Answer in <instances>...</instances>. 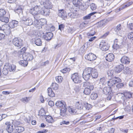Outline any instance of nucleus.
Returning a JSON list of instances; mask_svg holds the SVG:
<instances>
[{"label": "nucleus", "mask_w": 133, "mask_h": 133, "mask_svg": "<svg viewBox=\"0 0 133 133\" xmlns=\"http://www.w3.org/2000/svg\"><path fill=\"white\" fill-rule=\"evenodd\" d=\"M83 105L81 102H78L76 103L75 105V108L77 109V110L78 109H82L83 107Z\"/></svg>", "instance_id": "nucleus-27"}, {"label": "nucleus", "mask_w": 133, "mask_h": 133, "mask_svg": "<svg viewBox=\"0 0 133 133\" xmlns=\"http://www.w3.org/2000/svg\"><path fill=\"white\" fill-rule=\"evenodd\" d=\"M45 113L44 110L43 109H41L39 112L38 115L41 116H45Z\"/></svg>", "instance_id": "nucleus-49"}, {"label": "nucleus", "mask_w": 133, "mask_h": 133, "mask_svg": "<svg viewBox=\"0 0 133 133\" xmlns=\"http://www.w3.org/2000/svg\"><path fill=\"white\" fill-rule=\"evenodd\" d=\"M98 96L96 93L92 92L90 96V98L93 100H95L97 97Z\"/></svg>", "instance_id": "nucleus-38"}, {"label": "nucleus", "mask_w": 133, "mask_h": 133, "mask_svg": "<svg viewBox=\"0 0 133 133\" xmlns=\"http://www.w3.org/2000/svg\"><path fill=\"white\" fill-rule=\"evenodd\" d=\"M19 63L22 66L25 67L27 66L28 62L27 61L25 60V59H24L23 60L20 61Z\"/></svg>", "instance_id": "nucleus-35"}, {"label": "nucleus", "mask_w": 133, "mask_h": 133, "mask_svg": "<svg viewBox=\"0 0 133 133\" xmlns=\"http://www.w3.org/2000/svg\"><path fill=\"white\" fill-rule=\"evenodd\" d=\"M12 42L14 45L18 48H21L23 45V41L20 38H14L12 40Z\"/></svg>", "instance_id": "nucleus-4"}, {"label": "nucleus", "mask_w": 133, "mask_h": 133, "mask_svg": "<svg viewBox=\"0 0 133 133\" xmlns=\"http://www.w3.org/2000/svg\"><path fill=\"white\" fill-rule=\"evenodd\" d=\"M96 56L92 53H89L85 56V58L90 61H93L96 58Z\"/></svg>", "instance_id": "nucleus-8"}, {"label": "nucleus", "mask_w": 133, "mask_h": 133, "mask_svg": "<svg viewBox=\"0 0 133 133\" xmlns=\"http://www.w3.org/2000/svg\"><path fill=\"white\" fill-rule=\"evenodd\" d=\"M84 104L85 108L86 109L89 110L92 108V106L91 105L87 103H84Z\"/></svg>", "instance_id": "nucleus-47"}, {"label": "nucleus", "mask_w": 133, "mask_h": 133, "mask_svg": "<svg viewBox=\"0 0 133 133\" xmlns=\"http://www.w3.org/2000/svg\"><path fill=\"white\" fill-rule=\"evenodd\" d=\"M52 88L54 90H57L58 89V85L56 83H52Z\"/></svg>", "instance_id": "nucleus-48"}, {"label": "nucleus", "mask_w": 133, "mask_h": 133, "mask_svg": "<svg viewBox=\"0 0 133 133\" xmlns=\"http://www.w3.org/2000/svg\"><path fill=\"white\" fill-rule=\"evenodd\" d=\"M69 121H63L61 122L60 123V124L62 125L63 124H65L66 125L68 124H69Z\"/></svg>", "instance_id": "nucleus-61"}, {"label": "nucleus", "mask_w": 133, "mask_h": 133, "mask_svg": "<svg viewBox=\"0 0 133 133\" xmlns=\"http://www.w3.org/2000/svg\"><path fill=\"white\" fill-rule=\"evenodd\" d=\"M18 25V22L16 20H12L9 23V25H7L6 28H13Z\"/></svg>", "instance_id": "nucleus-10"}, {"label": "nucleus", "mask_w": 133, "mask_h": 133, "mask_svg": "<svg viewBox=\"0 0 133 133\" xmlns=\"http://www.w3.org/2000/svg\"><path fill=\"white\" fill-rule=\"evenodd\" d=\"M23 57L24 59H26L27 61L32 60L33 57L32 55L29 53H25L23 55Z\"/></svg>", "instance_id": "nucleus-12"}, {"label": "nucleus", "mask_w": 133, "mask_h": 133, "mask_svg": "<svg viewBox=\"0 0 133 133\" xmlns=\"http://www.w3.org/2000/svg\"><path fill=\"white\" fill-rule=\"evenodd\" d=\"M90 83L88 82H86L84 83V85H89V88H88L90 90H92L94 89V86L93 85H89Z\"/></svg>", "instance_id": "nucleus-45"}, {"label": "nucleus", "mask_w": 133, "mask_h": 133, "mask_svg": "<svg viewBox=\"0 0 133 133\" xmlns=\"http://www.w3.org/2000/svg\"><path fill=\"white\" fill-rule=\"evenodd\" d=\"M70 70V69L69 68H65L61 70V71L63 73H66L69 72Z\"/></svg>", "instance_id": "nucleus-41"}, {"label": "nucleus", "mask_w": 133, "mask_h": 133, "mask_svg": "<svg viewBox=\"0 0 133 133\" xmlns=\"http://www.w3.org/2000/svg\"><path fill=\"white\" fill-rule=\"evenodd\" d=\"M39 7L38 6H35L34 8L31 9L30 10V12L32 15L34 17L37 16H39L38 15V11L39 10Z\"/></svg>", "instance_id": "nucleus-7"}, {"label": "nucleus", "mask_w": 133, "mask_h": 133, "mask_svg": "<svg viewBox=\"0 0 133 133\" xmlns=\"http://www.w3.org/2000/svg\"><path fill=\"white\" fill-rule=\"evenodd\" d=\"M124 68L123 65L121 64L115 67V70L117 73H119L121 72L124 69Z\"/></svg>", "instance_id": "nucleus-19"}, {"label": "nucleus", "mask_w": 133, "mask_h": 133, "mask_svg": "<svg viewBox=\"0 0 133 133\" xmlns=\"http://www.w3.org/2000/svg\"><path fill=\"white\" fill-rule=\"evenodd\" d=\"M18 133H20L23 132L24 130V127L20 126L16 127L15 129Z\"/></svg>", "instance_id": "nucleus-30"}, {"label": "nucleus", "mask_w": 133, "mask_h": 133, "mask_svg": "<svg viewBox=\"0 0 133 133\" xmlns=\"http://www.w3.org/2000/svg\"><path fill=\"white\" fill-rule=\"evenodd\" d=\"M95 32L94 29L91 30L89 32L87 33V35L88 36H93L95 34Z\"/></svg>", "instance_id": "nucleus-51"}, {"label": "nucleus", "mask_w": 133, "mask_h": 133, "mask_svg": "<svg viewBox=\"0 0 133 133\" xmlns=\"http://www.w3.org/2000/svg\"><path fill=\"white\" fill-rule=\"evenodd\" d=\"M128 37L129 39L133 40V32L129 33L128 35Z\"/></svg>", "instance_id": "nucleus-57"}, {"label": "nucleus", "mask_w": 133, "mask_h": 133, "mask_svg": "<svg viewBox=\"0 0 133 133\" xmlns=\"http://www.w3.org/2000/svg\"><path fill=\"white\" fill-rule=\"evenodd\" d=\"M6 14V12L4 10L1 9H0V17H2Z\"/></svg>", "instance_id": "nucleus-54"}, {"label": "nucleus", "mask_w": 133, "mask_h": 133, "mask_svg": "<svg viewBox=\"0 0 133 133\" xmlns=\"http://www.w3.org/2000/svg\"><path fill=\"white\" fill-rule=\"evenodd\" d=\"M45 118L46 121L49 123H52L53 122V119L52 117L51 116H45Z\"/></svg>", "instance_id": "nucleus-36"}, {"label": "nucleus", "mask_w": 133, "mask_h": 133, "mask_svg": "<svg viewBox=\"0 0 133 133\" xmlns=\"http://www.w3.org/2000/svg\"><path fill=\"white\" fill-rule=\"evenodd\" d=\"M108 85L110 87L115 86L116 85V82H115L112 78L110 79L107 82Z\"/></svg>", "instance_id": "nucleus-26"}, {"label": "nucleus", "mask_w": 133, "mask_h": 133, "mask_svg": "<svg viewBox=\"0 0 133 133\" xmlns=\"http://www.w3.org/2000/svg\"><path fill=\"white\" fill-rule=\"evenodd\" d=\"M59 109L60 111V115L63 116H65L66 111V107L65 103L64 101H59Z\"/></svg>", "instance_id": "nucleus-1"}, {"label": "nucleus", "mask_w": 133, "mask_h": 133, "mask_svg": "<svg viewBox=\"0 0 133 133\" xmlns=\"http://www.w3.org/2000/svg\"><path fill=\"white\" fill-rule=\"evenodd\" d=\"M121 61L122 63L125 64H128L130 63L129 58L124 56H123L121 58Z\"/></svg>", "instance_id": "nucleus-18"}, {"label": "nucleus", "mask_w": 133, "mask_h": 133, "mask_svg": "<svg viewBox=\"0 0 133 133\" xmlns=\"http://www.w3.org/2000/svg\"><path fill=\"white\" fill-rule=\"evenodd\" d=\"M113 96V95L112 94H111V93H110V94H109L108 96L107 99L108 100H110L111 98V97Z\"/></svg>", "instance_id": "nucleus-64"}, {"label": "nucleus", "mask_w": 133, "mask_h": 133, "mask_svg": "<svg viewBox=\"0 0 133 133\" xmlns=\"http://www.w3.org/2000/svg\"><path fill=\"white\" fill-rule=\"evenodd\" d=\"M59 16L65 19L67 17L66 12L63 9L59 10Z\"/></svg>", "instance_id": "nucleus-14"}, {"label": "nucleus", "mask_w": 133, "mask_h": 133, "mask_svg": "<svg viewBox=\"0 0 133 133\" xmlns=\"http://www.w3.org/2000/svg\"><path fill=\"white\" fill-rule=\"evenodd\" d=\"M114 81L116 82V84L117 83L121 82V79L119 78L116 77V76L112 78Z\"/></svg>", "instance_id": "nucleus-46"}, {"label": "nucleus", "mask_w": 133, "mask_h": 133, "mask_svg": "<svg viewBox=\"0 0 133 133\" xmlns=\"http://www.w3.org/2000/svg\"><path fill=\"white\" fill-rule=\"evenodd\" d=\"M22 23H24L26 25H30L33 24V21L32 19L28 18L25 20H22Z\"/></svg>", "instance_id": "nucleus-17"}, {"label": "nucleus", "mask_w": 133, "mask_h": 133, "mask_svg": "<svg viewBox=\"0 0 133 133\" xmlns=\"http://www.w3.org/2000/svg\"><path fill=\"white\" fill-rule=\"evenodd\" d=\"M48 95L50 97H53L55 96V94L51 88H49L47 89Z\"/></svg>", "instance_id": "nucleus-25"}, {"label": "nucleus", "mask_w": 133, "mask_h": 133, "mask_svg": "<svg viewBox=\"0 0 133 133\" xmlns=\"http://www.w3.org/2000/svg\"><path fill=\"white\" fill-rule=\"evenodd\" d=\"M91 68H86L83 74V77L86 81L89 80L91 77Z\"/></svg>", "instance_id": "nucleus-2"}, {"label": "nucleus", "mask_w": 133, "mask_h": 133, "mask_svg": "<svg viewBox=\"0 0 133 133\" xmlns=\"http://www.w3.org/2000/svg\"><path fill=\"white\" fill-rule=\"evenodd\" d=\"M91 9L92 10H95L97 8V6L95 3H92L90 5Z\"/></svg>", "instance_id": "nucleus-44"}, {"label": "nucleus", "mask_w": 133, "mask_h": 133, "mask_svg": "<svg viewBox=\"0 0 133 133\" xmlns=\"http://www.w3.org/2000/svg\"><path fill=\"white\" fill-rule=\"evenodd\" d=\"M117 39H116L114 41V43L112 47L113 48L116 50L121 48V45L119 43Z\"/></svg>", "instance_id": "nucleus-20"}, {"label": "nucleus", "mask_w": 133, "mask_h": 133, "mask_svg": "<svg viewBox=\"0 0 133 133\" xmlns=\"http://www.w3.org/2000/svg\"><path fill=\"white\" fill-rule=\"evenodd\" d=\"M6 125V130L9 133H11L13 131V125L10 122H6L5 123Z\"/></svg>", "instance_id": "nucleus-9"}, {"label": "nucleus", "mask_w": 133, "mask_h": 133, "mask_svg": "<svg viewBox=\"0 0 133 133\" xmlns=\"http://www.w3.org/2000/svg\"><path fill=\"white\" fill-rule=\"evenodd\" d=\"M111 90H112L111 87H105L104 88L103 91L104 94L107 95L109 93H111Z\"/></svg>", "instance_id": "nucleus-24"}, {"label": "nucleus", "mask_w": 133, "mask_h": 133, "mask_svg": "<svg viewBox=\"0 0 133 133\" xmlns=\"http://www.w3.org/2000/svg\"><path fill=\"white\" fill-rule=\"evenodd\" d=\"M124 96L126 98H130L132 97L131 93L129 92H125L124 93Z\"/></svg>", "instance_id": "nucleus-37"}, {"label": "nucleus", "mask_w": 133, "mask_h": 133, "mask_svg": "<svg viewBox=\"0 0 133 133\" xmlns=\"http://www.w3.org/2000/svg\"><path fill=\"white\" fill-rule=\"evenodd\" d=\"M128 28L131 30H133V23H130L128 25Z\"/></svg>", "instance_id": "nucleus-62"}, {"label": "nucleus", "mask_w": 133, "mask_h": 133, "mask_svg": "<svg viewBox=\"0 0 133 133\" xmlns=\"http://www.w3.org/2000/svg\"><path fill=\"white\" fill-rule=\"evenodd\" d=\"M6 25H2L1 26L0 25V31H2L5 33L6 31Z\"/></svg>", "instance_id": "nucleus-39"}, {"label": "nucleus", "mask_w": 133, "mask_h": 133, "mask_svg": "<svg viewBox=\"0 0 133 133\" xmlns=\"http://www.w3.org/2000/svg\"><path fill=\"white\" fill-rule=\"evenodd\" d=\"M97 13V12H92L83 17V19L85 20L88 19H89L90 18L91 16L94 15Z\"/></svg>", "instance_id": "nucleus-32"}, {"label": "nucleus", "mask_w": 133, "mask_h": 133, "mask_svg": "<svg viewBox=\"0 0 133 133\" xmlns=\"http://www.w3.org/2000/svg\"><path fill=\"white\" fill-rule=\"evenodd\" d=\"M123 84L122 83H119L116 85L117 88H120L122 87L123 86Z\"/></svg>", "instance_id": "nucleus-59"}, {"label": "nucleus", "mask_w": 133, "mask_h": 133, "mask_svg": "<svg viewBox=\"0 0 133 133\" xmlns=\"http://www.w3.org/2000/svg\"><path fill=\"white\" fill-rule=\"evenodd\" d=\"M49 63V61L47 60L44 62H40L39 63V65L41 66H45L48 65Z\"/></svg>", "instance_id": "nucleus-52"}, {"label": "nucleus", "mask_w": 133, "mask_h": 133, "mask_svg": "<svg viewBox=\"0 0 133 133\" xmlns=\"http://www.w3.org/2000/svg\"><path fill=\"white\" fill-rule=\"evenodd\" d=\"M107 74L109 76L112 77L114 76V71L113 70H108L107 71Z\"/></svg>", "instance_id": "nucleus-43"}, {"label": "nucleus", "mask_w": 133, "mask_h": 133, "mask_svg": "<svg viewBox=\"0 0 133 133\" xmlns=\"http://www.w3.org/2000/svg\"><path fill=\"white\" fill-rule=\"evenodd\" d=\"M115 131V129L113 128H112L109 129L107 133H114Z\"/></svg>", "instance_id": "nucleus-63"}, {"label": "nucleus", "mask_w": 133, "mask_h": 133, "mask_svg": "<svg viewBox=\"0 0 133 133\" xmlns=\"http://www.w3.org/2000/svg\"><path fill=\"white\" fill-rule=\"evenodd\" d=\"M73 4L76 6H78L81 4V3L79 0H72Z\"/></svg>", "instance_id": "nucleus-33"}, {"label": "nucleus", "mask_w": 133, "mask_h": 133, "mask_svg": "<svg viewBox=\"0 0 133 133\" xmlns=\"http://www.w3.org/2000/svg\"><path fill=\"white\" fill-rule=\"evenodd\" d=\"M38 11V15L40 14L44 16H48L49 14L50 10L49 9L45 8H39Z\"/></svg>", "instance_id": "nucleus-6"}, {"label": "nucleus", "mask_w": 133, "mask_h": 133, "mask_svg": "<svg viewBox=\"0 0 133 133\" xmlns=\"http://www.w3.org/2000/svg\"><path fill=\"white\" fill-rule=\"evenodd\" d=\"M121 29V24H118L114 29L115 31L117 32L120 31Z\"/></svg>", "instance_id": "nucleus-42"}, {"label": "nucleus", "mask_w": 133, "mask_h": 133, "mask_svg": "<svg viewBox=\"0 0 133 133\" xmlns=\"http://www.w3.org/2000/svg\"><path fill=\"white\" fill-rule=\"evenodd\" d=\"M19 122L17 121H14L12 123V125H14V127L16 128V127H18V126L19 125Z\"/></svg>", "instance_id": "nucleus-55"}, {"label": "nucleus", "mask_w": 133, "mask_h": 133, "mask_svg": "<svg viewBox=\"0 0 133 133\" xmlns=\"http://www.w3.org/2000/svg\"><path fill=\"white\" fill-rule=\"evenodd\" d=\"M30 97H25L21 99V101L24 103H27L30 100Z\"/></svg>", "instance_id": "nucleus-34"}, {"label": "nucleus", "mask_w": 133, "mask_h": 133, "mask_svg": "<svg viewBox=\"0 0 133 133\" xmlns=\"http://www.w3.org/2000/svg\"><path fill=\"white\" fill-rule=\"evenodd\" d=\"M68 16L70 18H75L76 17V15L75 14L72 12H70L68 13Z\"/></svg>", "instance_id": "nucleus-56"}, {"label": "nucleus", "mask_w": 133, "mask_h": 133, "mask_svg": "<svg viewBox=\"0 0 133 133\" xmlns=\"http://www.w3.org/2000/svg\"><path fill=\"white\" fill-rule=\"evenodd\" d=\"M45 1V2L43 1L42 2L41 5L43 4L46 9H51L52 8L51 3L49 1V0Z\"/></svg>", "instance_id": "nucleus-13"}, {"label": "nucleus", "mask_w": 133, "mask_h": 133, "mask_svg": "<svg viewBox=\"0 0 133 133\" xmlns=\"http://www.w3.org/2000/svg\"><path fill=\"white\" fill-rule=\"evenodd\" d=\"M40 24H41L40 26H41L42 25H43L44 24H46V20L45 19H41L40 20Z\"/></svg>", "instance_id": "nucleus-50"}, {"label": "nucleus", "mask_w": 133, "mask_h": 133, "mask_svg": "<svg viewBox=\"0 0 133 133\" xmlns=\"http://www.w3.org/2000/svg\"><path fill=\"white\" fill-rule=\"evenodd\" d=\"M133 2L132 1H130L124 5L121 6L119 9V10H120L128 7L132 4Z\"/></svg>", "instance_id": "nucleus-28"}, {"label": "nucleus", "mask_w": 133, "mask_h": 133, "mask_svg": "<svg viewBox=\"0 0 133 133\" xmlns=\"http://www.w3.org/2000/svg\"><path fill=\"white\" fill-rule=\"evenodd\" d=\"M64 27V25L63 24L59 25V30H60L61 31L62 30H63Z\"/></svg>", "instance_id": "nucleus-60"}, {"label": "nucleus", "mask_w": 133, "mask_h": 133, "mask_svg": "<svg viewBox=\"0 0 133 133\" xmlns=\"http://www.w3.org/2000/svg\"><path fill=\"white\" fill-rule=\"evenodd\" d=\"M104 23H105L103 21H101L98 22L97 23V24L98 25L99 27H101L104 26L105 25Z\"/></svg>", "instance_id": "nucleus-53"}, {"label": "nucleus", "mask_w": 133, "mask_h": 133, "mask_svg": "<svg viewBox=\"0 0 133 133\" xmlns=\"http://www.w3.org/2000/svg\"><path fill=\"white\" fill-rule=\"evenodd\" d=\"M91 68L92 69L91 70V76L94 78H97L98 76V74L97 70L94 68Z\"/></svg>", "instance_id": "nucleus-21"}, {"label": "nucleus", "mask_w": 133, "mask_h": 133, "mask_svg": "<svg viewBox=\"0 0 133 133\" xmlns=\"http://www.w3.org/2000/svg\"><path fill=\"white\" fill-rule=\"evenodd\" d=\"M106 60L109 62H111L113 61L114 59V56L112 53L108 54L106 57Z\"/></svg>", "instance_id": "nucleus-22"}, {"label": "nucleus", "mask_w": 133, "mask_h": 133, "mask_svg": "<svg viewBox=\"0 0 133 133\" xmlns=\"http://www.w3.org/2000/svg\"><path fill=\"white\" fill-rule=\"evenodd\" d=\"M91 91L88 88H85L83 91L84 93L87 95H89Z\"/></svg>", "instance_id": "nucleus-40"}, {"label": "nucleus", "mask_w": 133, "mask_h": 133, "mask_svg": "<svg viewBox=\"0 0 133 133\" xmlns=\"http://www.w3.org/2000/svg\"><path fill=\"white\" fill-rule=\"evenodd\" d=\"M34 18L35 20L34 22H33L32 24L35 26L36 27H38V29H39L40 27L42 28L41 26H40V23L38 21V20L40 19L39 16H35L34 17Z\"/></svg>", "instance_id": "nucleus-11"}, {"label": "nucleus", "mask_w": 133, "mask_h": 133, "mask_svg": "<svg viewBox=\"0 0 133 133\" xmlns=\"http://www.w3.org/2000/svg\"><path fill=\"white\" fill-rule=\"evenodd\" d=\"M53 36V34L51 32H46L43 36V37L47 41L51 40Z\"/></svg>", "instance_id": "nucleus-15"}, {"label": "nucleus", "mask_w": 133, "mask_h": 133, "mask_svg": "<svg viewBox=\"0 0 133 133\" xmlns=\"http://www.w3.org/2000/svg\"><path fill=\"white\" fill-rule=\"evenodd\" d=\"M68 110L69 112L72 115H75L78 113L77 109L75 107H69L68 108Z\"/></svg>", "instance_id": "nucleus-16"}, {"label": "nucleus", "mask_w": 133, "mask_h": 133, "mask_svg": "<svg viewBox=\"0 0 133 133\" xmlns=\"http://www.w3.org/2000/svg\"><path fill=\"white\" fill-rule=\"evenodd\" d=\"M123 72L125 74L129 75L131 74L132 72V70L131 69L127 66L125 67L124 68Z\"/></svg>", "instance_id": "nucleus-23"}, {"label": "nucleus", "mask_w": 133, "mask_h": 133, "mask_svg": "<svg viewBox=\"0 0 133 133\" xmlns=\"http://www.w3.org/2000/svg\"><path fill=\"white\" fill-rule=\"evenodd\" d=\"M0 21L2 22L6 23H8L9 21V19L8 17H4V16L0 17Z\"/></svg>", "instance_id": "nucleus-31"}, {"label": "nucleus", "mask_w": 133, "mask_h": 133, "mask_svg": "<svg viewBox=\"0 0 133 133\" xmlns=\"http://www.w3.org/2000/svg\"><path fill=\"white\" fill-rule=\"evenodd\" d=\"M34 42L37 46L41 45L42 43L41 39L37 37L35 38Z\"/></svg>", "instance_id": "nucleus-29"}, {"label": "nucleus", "mask_w": 133, "mask_h": 133, "mask_svg": "<svg viewBox=\"0 0 133 133\" xmlns=\"http://www.w3.org/2000/svg\"><path fill=\"white\" fill-rule=\"evenodd\" d=\"M2 72L4 75H6L8 74V71L6 69L3 68V70Z\"/></svg>", "instance_id": "nucleus-58"}, {"label": "nucleus", "mask_w": 133, "mask_h": 133, "mask_svg": "<svg viewBox=\"0 0 133 133\" xmlns=\"http://www.w3.org/2000/svg\"><path fill=\"white\" fill-rule=\"evenodd\" d=\"M99 47L102 50L106 51L108 50L109 46L107 43L102 40L99 45Z\"/></svg>", "instance_id": "nucleus-5"}, {"label": "nucleus", "mask_w": 133, "mask_h": 133, "mask_svg": "<svg viewBox=\"0 0 133 133\" xmlns=\"http://www.w3.org/2000/svg\"><path fill=\"white\" fill-rule=\"evenodd\" d=\"M70 77L71 79L75 83H80L81 82V81L80 79V76L78 73H75L72 74Z\"/></svg>", "instance_id": "nucleus-3"}]
</instances>
